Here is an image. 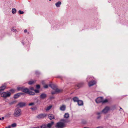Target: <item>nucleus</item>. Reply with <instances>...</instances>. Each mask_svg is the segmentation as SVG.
Returning a JSON list of instances; mask_svg holds the SVG:
<instances>
[{
	"mask_svg": "<svg viewBox=\"0 0 128 128\" xmlns=\"http://www.w3.org/2000/svg\"><path fill=\"white\" fill-rule=\"evenodd\" d=\"M11 30L15 32H17L16 29L14 28V27H12L11 28Z\"/></svg>",
	"mask_w": 128,
	"mask_h": 128,
	"instance_id": "obj_27",
	"label": "nucleus"
},
{
	"mask_svg": "<svg viewBox=\"0 0 128 128\" xmlns=\"http://www.w3.org/2000/svg\"><path fill=\"white\" fill-rule=\"evenodd\" d=\"M34 102H32L30 103H29L28 104L30 106H32L34 104Z\"/></svg>",
	"mask_w": 128,
	"mask_h": 128,
	"instance_id": "obj_37",
	"label": "nucleus"
},
{
	"mask_svg": "<svg viewBox=\"0 0 128 128\" xmlns=\"http://www.w3.org/2000/svg\"><path fill=\"white\" fill-rule=\"evenodd\" d=\"M90 76H88V78H87V81H88V80H87L88 79H90Z\"/></svg>",
	"mask_w": 128,
	"mask_h": 128,
	"instance_id": "obj_45",
	"label": "nucleus"
},
{
	"mask_svg": "<svg viewBox=\"0 0 128 128\" xmlns=\"http://www.w3.org/2000/svg\"><path fill=\"white\" fill-rule=\"evenodd\" d=\"M54 97L53 96H50V100L54 99Z\"/></svg>",
	"mask_w": 128,
	"mask_h": 128,
	"instance_id": "obj_39",
	"label": "nucleus"
},
{
	"mask_svg": "<svg viewBox=\"0 0 128 128\" xmlns=\"http://www.w3.org/2000/svg\"><path fill=\"white\" fill-rule=\"evenodd\" d=\"M18 13L19 14H23L24 13V12L23 11H22L20 10H19L18 11Z\"/></svg>",
	"mask_w": 128,
	"mask_h": 128,
	"instance_id": "obj_30",
	"label": "nucleus"
},
{
	"mask_svg": "<svg viewBox=\"0 0 128 128\" xmlns=\"http://www.w3.org/2000/svg\"><path fill=\"white\" fill-rule=\"evenodd\" d=\"M73 100L74 102H78L79 100L78 98L76 97H74L73 98Z\"/></svg>",
	"mask_w": 128,
	"mask_h": 128,
	"instance_id": "obj_20",
	"label": "nucleus"
},
{
	"mask_svg": "<svg viewBox=\"0 0 128 128\" xmlns=\"http://www.w3.org/2000/svg\"><path fill=\"white\" fill-rule=\"evenodd\" d=\"M77 103L79 106H81L83 105V102L81 100H79Z\"/></svg>",
	"mask_w": 128,
	"mask_h": 128,
	"instance_id": "obj_19",
	"label": "nucleus"
},
{
	"mask_svg": "<svg viewBox=\"0 0 128 128\" xmlns=\"http://www.w3.org/2000/svg\"><path fill=\"white\" fill-rule=\"evenodd\" d=\"M4 117H2V118H0V120H4Z\"/></svg>",
	"mask_w": 128,
	"mask_h": 128,
	"instance_id": "obj_43",
	"label": "nucleus"
},
{
	"mask_svg": "<svg viewBox=\"0 0 128 128\" xmlns=\"http://www.w3.org/2000/svg\"><path fill=\"white\" fill-rule=\"evenodd\" d=\"M29 90L28 88H24L22 92H24L28 94V92H29Z\"/></svg>",
	"mask_w": 128,
	"mask_h": 128,
	"instance_id": "obj_17",
	"label": "nucleus"
},
{
	"mask_svg": "<svg viewBox=\"0 0 128 128\" xmlns=\"http://www.w3.org/2000/svg\"><path fill=\"white\" fill-rule=\"evenodd\" d=\"M52 0H49L50 1H51Z\"/></svg>",
	"mask_w": 128,
	"mask_h": 128,
	"instance_id": "obj_49",
	"label": "nucleus"
},
{
	"mask_svg": "<svg viewBox=\"0 0 128 128\" xmlns=\"http://www.w3.org/2000/svg\"><path fill=\"white\" fill-rule=\"evenodd\" d=\"M40 128H46V126L45 125L42 126H40Z\"/></svg>",
	"mask_w": 128,
	"mask_h": 128,
	"instance_id": "obj_35",
	"label": "nucleus"
},
{
	"mask_svg": "<svg viewBox=\"0 0 128 128\" xmlns=\"http://www.w3.org/2000/svg\"><path fill=\"white\" fill-rule=\"evenodd\" d=\"M48 118L51 120L52 119H54V115L51 114H49L48 115Z\"/></svg>",
	"mask_w": 128,
	"mask_h": 128,
	"instance_id": "obj_11",
	"label": "nucleus"
},
{
	"mask_svg": "<svg viewBox=\"0 0 128 128\" xmlns=\"http://www.w3.org/2000/svg\"><path fill=\"white\" fill-rule=\"evenodd\" d=\"M40 86L39 85H37L36 86V88L38 89H39L40 88Z\"/></svg>",
	"mask_w": 128,
	"mask_h": 128,
	"instance_id": "obj_34",
	"label": "nucleus"
},
{
	"mask_svg": "<svg viewBox=\"0 0 128 128\" xmlns=\"http://www.w3.org/2000/svg\"><path fill=\"white\" fill-rule=\"evenodd\" d=\"M24 88V86H18L17 88V90L18 91L21 90L22 91Z\"/></svg>",
	"mask_w": 128,
	"mask_h": 128,
	"instance_id": "obj_22",
	"label": "nucleus"
},
{
	"mask_svg": "<svg viewBox=\"0 0 128 128\" xmlns=\"http://www.w3.org/2000/svg\"><path fill=\"white\" fill-rule=\"evenodd\" d=\"M22 43L23 44H24V43L23 42H22Z\"/></svg>",
	"mask_w": 128,
	"mask_h": 128,
	"instance_id": "obj_51",
	"label": "nucleus"
},
{
	"mask_svg": "<svg viewBox=\"0 0 128 128\" xmlns=\"http://www.w3.org/2000/svg\"><path fill=\"white\" fill-rule=\"evenodd\" d=\"M54 122H52L50 123H48L47 124L46 127L50 128L54 124Z\"/></svg>",
	"mask_w": 128,
	"mask_h": 128,
	"instance_id": "obj_14",
	"label": "nucleus"
},
{
	"mask_svg": "<svg viewBox=\"0 0 128 128\" xmlns=\"http://www.w3.org/2000/svg\"><path fill=\"white\" fill-rule=\"evenodd\" d=\"M66 109V106L64 105H62L60 106V110L64 111Z\"/></svg>",
	"mask_w": 128,
	"mask_h": 128,
	"instance_id": "obj_12",
	"label": "nucleus"
},
{
	"mask_svg": "<svg viewBox=\"0 0 128 128\" xmlns=\"http://www.w3.org/2000/svg\"><path fill=\"white\" fill-rule=\"evenodd\" d=\"M42 83L43 85H44L45 84L44 81L43 80L42 81Z\"/></svg>",
	"mask_w": 128,
	"mask_h": 128,
	"instance_id": "obj_40",
	"label": "nucleus"
},
{
	"mask_svg": "<svg viewBox=\"0 0 128 128\" xmlns=\"http://www.w3.org/2000/svg\"><path fill=\"white\" fill-rule=\"evenodd\" d=\"M110 108L108 106H106L101 112H102L106 113L109 110Z\"/></svg>",
	"mask_w": 128,
	"mask_h": 128,
	"instance_id": "obj_6",
	"label": "nucleus"
},
{
	"mask_svg": "<svg viewBox=\"0 0 128 128\" xmlns=\"http://www.w3.org/2000/svg\"><path fill=\"white\" fill-rule=\"evenodd\" d=\"M23 93H17L14 95V98L15 99L16 98H18Z\"/></svg>",
	"mask_w": 128,
	"mask_h": 128,
	"instance_id": "obj_10",
	"label": "nucleus"
},
{
	"mask_svg": "<svg viewBox=\"0 0 128 128\" xmlns=\"http://www.w3.org/2000/svg\"><path fill=\"white\" fill-rule=\"evenodd\" d=\"M46 114H42L38 115L37 116L36 118H44L46 117Z\"/></svg>",
	"mask_w": 128,
	"mask_h": 128,
	"instance_id": "obj_4",
	"label": "nucleus"
},
{
	"mask_svg": "<svg viewBox=\"0 0 128 128\" xmlns=\"http://www.w3.org/2000/svg\"><path fill=\"white\" fill-rule=\"evenodd\" d=\"M52 106H49L47 107L46 108V110L48 111L50 110L52 108Z\"/></svg>",
	"mask_w": 128,
	"mask_h": 128,
	"instance_id": "obj_28",
	"label": "nucleus"
},
{
	"mask_svg": "<svg viewBox=\"0 0 128 128\" xmlns=\"http://www.w3.org/2000/svg\"><path fill=\"white\" fill-rule=\"evenodd\" d=\"M61 4V2H60L58 1L56 3L55 5L56 7L58 8L60 7Z\"/></svg>",
	"mask_w": 128,
	"mask_h": 128,
	"instance_id": "obj_15",
	"label": "nucleus"
},
{
	"mask_svg": "<svg viewBox=\"0 0 128 128\" xmlns=\"http://www.w3.org/2000/svg\"><path fill=\"white\" fill-rule=\"evenodd\" d=\"M32 110H33V108H32Z\"/></svg>",
	"mask_w": 128,
	"mask_h": 128,
	"instance_id": "obj_50",
	"label": "nucleus"
},
{
	"mask_svg": "<svg viewBox=\"0 0 128 128\" xmlns=\"http://www.w3.org/2000/svg\"><path fill=\"white\" fill-rule=\"evenodd\" d=\"M16 12V10L14 8H12V12L13 14H15Z\"/></svg>",
	"mask_w": 128,
	"mask_h": 128,
	"instance_id": "obj_25",
	"label": "nucleus"
},
{
	"mask_svg": "<svg viewBox=\"0 0 128 128\" xmlns=\"http://www.w3.org/2000/svg\"><path fill=\"white\" fill-rule=\"evenodd\" d=\"M46 96L47 95L46 94L44 93H42L40 95V97L41 99H44L46 98Z\"/></svg>",
	"mask_w": 128,
	"mask_h": 128,
	"instance_id": "obj_9",
	"label": "nucleus"
},
{
	"mask_svg": "<svg viewBox=\"0 0 128 128\" xmlns=\"http://www.w3.org/2000/svg\"><path fill=\"white\" fill-rule=\"evenodd\" d=\"M10 128V126H9L8 127H6V128Z\"/></svg>",
	"mask_w": 128,
	"mask_h": 128,
	"instance_id": "obj_46",
	"label": "nucleus"
},
{
	"mask_svg": "<svg viewBox=\"0 0 128 128\" xmlns=\"http://www.w3.org/2000/svg\"><path fill=\"white\" fill-rule=\"evenodd\" d=\"M44 86V88H48V86L47 84H45Z\"/></svg>",
	"mask_w": 128,
	"mask_h": 128,
	"instance_id": "obj_31",
	"label": "nucleus"
},
{
	"mask_svg": "<svg viewBox=\"0 0 128 128\" xmlns=\"http://www.w3.org/2000/svg\"><path fill=\"white\" fill-rule=\"evenodd\" d=\"M84 83L83 82H81L80 83H79L76 86H77L78 88H79L80 87H81L83 85H84Z\"/></svg>",
	"mask_w": 128,
	"mask_h": 128,
	"instance_id": "obj_16",
	"label": "nucleus"
},
{
	"mask_svg": "<svg viewBox=\"0 0 128 128\" xmlns=\"http://www.w3.org/2000/svg\"><path fill=\"white\" fill-rule=\"evenodd\" d=\"M16 126V123H14L12 124V127H15Z\"/></svg>",
	"mask_w": 128,
	"mask_h": 128,
	"instance_id": "obj_33",
	"label": "nucleus"
},
{
	"mask_svg": "<svg viewBox=\"0 0 128 128\" xmlns=\"http://www.w3.org/2000/svg\"><path fill=\"white\" fill-rule=\"evenodd\" d=\"M24 32L25 33H26L27 32V30L26 29H25L24 30Z\"/></svg>",
	"mask_w": 128,
	"mask_h": 128,
	"instance_id": "obj_44",
	"label": "nucleus"
},
{
	"mask_svg": "<svg viewBox=\"0 0 128 128\" xmlns=\"http://www.w3.org/2000/svg\"><path fill=\"white\" fill-rule=\"evenodd\" d=\"M61 122H62L64 124L66 122H67V120L64 119H62L60 120Z\"/></svg>",
	"mask_w": 128,
	"mask_h": 128,
	"instance_id": "obj_24",
	"label": "nucleus"
},
{
	"mask_svg": "<svg viewBox=\"0 0 128 128\" xmlns=\"http://www.w3.org/2000/svg\"><path fill=\"white\" fill-rule=\"evenodd\" d=\"M25 103L24 102H20L18 104L17 106L20 107L22 108L25 106Z\"/></svg>",
	"mask_w": 128,
	"mask_h": 128,
	"instance_id": "obj_7",
	"label": "nucleus"
},
{
	"mask_svg": "<svg viewBox=\"0 0 128 128\" xmlns=\"http://www.w3.org/2000/svg\"><path fill=\"white\" fill-rule=\"evenodd\" d=\"M28 94H29L30 95H34L35 94L34 92L30 91V90H29V92H28Z\"/></svg>",
	"mask_w": 128,
	"mask_h": 128,
	"instance_id": "obj_23",
	"label": "nucleus"
},
{
	"mask_svg": "<svg viewBox=\"0 0 128 128\" xmlns=\"http://www.w3.org/2000/svg\"><path fill=\"white\" fill-rule=\"evenodd\" d=\"M120 109H122H122L121 108H120Z\"/></svg>",
	"mask_w": 128,
	"mask_h": 128,
	"instance_id": "obj_48",
	"label": "nucleus"
},
{
	"mask_svg": "<svg viewBox=\"0 0 128 128\" xmlns=\"http://www.w3.org/2000/svg\"><path fill=\"white\" fill-rule=\"evenodd\" d=\"M6 86L5 85H3L0 87V94L1 96L4 98H6L10 96L11 93L8 92H2L6 88Z\"/></svg>",
	"mask_w": 128,
	"mask_h": 128,
	"instance_id": "obj_1",
	"label": "nucleus"
},
{
	"mask_svg": "<svg viewBox=\"0 0 128 128\" xmlns=\"http://www.w3.org/2000/svg\"><path fill=\"white\" fill-rule=\"evenodd\" d=\"M54 90H55L56 88V86L54 84H50L49 85Z\"/></svg>",
	"mask_w": 128,
	"mask_h": 128,
	"instance_id": "obj_13",
	"label": "nucleus"
},
{
	"mask_svg": "<svg viewBox=\"0 0 128 128\" xmlns=\"http://www.w3.org/2000/svg\"><path fill=\"white\" fill-rule=\"evenodd\" d=\"M65 125L64 123L60 122H58L56 124V128H63L65 127Z\"/></svg>",
	"mask_w": 128,
	"mask_h": 128,
	"instance_id": "obj_3",
	"label": "nucleus"
},
{
	"mask_svg": "<svg viewBox=\"0 0 128 128\" xmlns=\"http://www.w3.org/2000/svg\"><path fill=\"white\" fill-rule=\"evenodd\" d=\"M96 83V82L94 80H92L90 81L88 83V86L90 87L92 86L95 84Z\"/></svg>",
	"mask_w": 128,
	"mask_h": 128,
	"instance_id": "obj_8",
	"label": "nucleus"
},
{
	"mask_svg": "<svg viewBox=\"0 0 128 128\" xmlns=\"http://www.w3.org/2000/svg\"><path fill=\"white\" fill-rule=\"evenodd\" d=\"M56 93L55 90V91H52L51 92V94H54Z\"/></svg>",
	"mask_w": 128,
	"mask_h": 128,
	"instance_id": "obj_38",
	"label": "nucleus"
},
{
	"mask_svg": "<svg viewBox=\"0 0 128 128\" xmlns=\"http://www.w3.org/2000/svg\"><path fill=\"white\" fill-rule=\"evenodd\" d=\"M35 73L36 74H40L39 72L38 71H36V72Z\"/></svg>",
	"mask_w": 128,
	"mask_h": 128,
	"instance_id": "obj_41",
	"label": "nucleus"
},
{
	"mask_svg": "<svg viewBox=\"0 0 128 128\" xmlns=\"http://www.w3.org/2000/svg\"><path fill=\"white\" fill-rule=\"evenodd\" d=\"M30 89L31 90H34V88L33 87H31V88H30Z\"/></svg>",
	"mask_w": 128,
	"mask_h": 128,
	"instance_id": "obj_42",
	"label": "nucleus"
},
{
	"mask_svg": "<svg viewBox=\"0 0 128 128\" xmlns=\"http://www.w3.org/2000/svg\"><path fill=\"white\" fill-rule=\"evenodd\" d=\"M103 98L102 97H98L96 100V102L97 103H99L102 102Z\"/></svg>",
	"mask_w": 128,
	"mask_h": 128,
	"instance_id": "obj_5",
	"label": "nucleus"
},
{
	"mask_svg": "<svg viewBox=\"0 0 128 128\" xmlns=\"http://www.w3.org/2000/svg\"><path fill=\"white\" fill-rule=\"evenodd\" d=\"M108 100L107 99H105L104 100H102V103H105L107 102H108Z\"/></svg>",
	"mask_w": 128,
	"mask_h": 128,
	"instance_id": "obj_32",
	"label": "nucleus"
},
{
	"mask_svg": "<svg viewBox=\"0 0 128 128\" xmlns=\"http://www.w3.org/2000/svg\"><path fill=\"white\" fill-rule=\"evenodd\" d=\"M21 114V110L19 108H17L14 110V115L16 117L20 116Z\"/></svg>",
	"mask_w": 128,
	"mask_h": 128,
	"instance_id": "obj_2",
	"label": "nucleus"
},
{
	"mask_svg": "<svg viewBox=\"0 0 128 128\" xmlns=\"http://www.w3.org/2000/svg\"><path fill=\"white\" fill-rule=\"evenodd\" d=\"M54 90H55L56 93H59L62 91V90H60L56 88Z\"/></svg>",
	"mask_w": 128,
	"mask_h": 128,
	"instance_id": "obj_26",
	"label": "nucleus"
},
{
	"mask_svg": "<svg viewBox=\"0 0 128 128\" xmlns=\"http://www.w3.org/2000/svg\"><path fill=\"white\" fill-rule=\"evenodd\" d=\"M34 91L36 93H37L39 92V91L38 90H34Z\"/></svg>",
	"mask_w": 128,
	"mask_h": 128,
	"instance_id": "obj_36",
	"label": "nucleus"
},
{
	"mask_svg": "<svg viewBox=\"0 0 128 128\" xmlns=\"http://www.w3.org/2000/svg\"><path fill=\"white\" fill-rule=\"evenodd\" d=\"M69 117V115L68 113H65L64 115V117L66 118H68Z\"/></svg>",
	"mask_w": 128,
	"mask_h": 128,
	"instance_id": "obj_21",
	"label": "nucleus"
},
{
	"mask_svg": "<svg viewBox=\"0 0 128 128\" xmlns=\"http://www.w3.org/2000/svg\"><path fill=\"white\" fill-rule=\"evenodd\" d=\"M102 113V112H96V114L98 115L97 117V119H99L100 118L101 116L100 114H101Z\"/></svg>",
	"mask_w": 128,
	"mask_h": 128,
	"instance_id": "obj_18",
	"label": "nucleus"
},
{
	"mask_svg": "<svg viewBox=\"0 0 128 128\" xmlns=\"http://www.w3.org/2000/svg\"><path fill=\"white\" fill-rule=\"evenodd\" d=\"M34 82V81H31L29 82H28V84L30 85H31Z\"/></svg>",
	"mask_w": 128,
	"mask_h": 128,
	"instance_id": "obj_29",
	"label": "nucleus"
},
{
	"mask_svg": "<svg viewBox=\"0 0 128 128\" xmlns=\"http://www.w3.org/2000/svg\"><path fill=\"white\" fill-rule=\"evenodd\" d=\"M10 91L12 92L14 91V90L13 89L11 90H10Z\"/></svg>",
	"mask_w": 128,
	"mask_h": 128,
	"instance_id": "obj_47",
	"label": "nucleus"
}]
</instances>
